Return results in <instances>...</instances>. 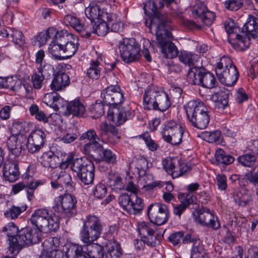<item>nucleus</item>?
<instances>
[{
  "label": "nucleus",
  "mask_w": 258,
  "mask_h": 258,
  "mask_svg": "<svg viewBox=\"0 0 258 258\" xmlns=\"http://www.w3.org/2000/svg\"><path fill=\"white\" fill-rule=\"evenodd\" d=\"M31 221L36 227L26 228L14 236L8 232L11 244L10 251L12 254H16L25 245L37 243L40 241L41 232L55 231L58 229V218L55 215H49L45 209H38L32 214Z\"/></svg>",
  "instance_id": "nucleus-1"
},
{
  "label": "nucleus",
  "mask_w": 258,
  "mask_h": 258,
  "mask_svg": "<svg viewBox=\"0 0 258 258\" xmlns=\"http://www.w3.org/2000/svg\"><path fill=\"white\" fill-rule=\"evenodd\" d=\"M185 109L187 117L193 126L202 130L207 127L210 117L207 109L202 102L190 101L185 106Z\"/></svg>",
  "instance_id": "nucleus-2"
},
{
  "label": "nucleus",
  "mask_w": 258,
  "mask_h": 258,
  "mask_svg": "<svg viewBox=\"0 0 258 258\" xmlns=\"http://www.w3.org/2000/svg\"><path fill=\"white\" fill-rule=\"evenodd\" d=\"M71 169L77 173V176L85 184H92L94 178V165L87 158L73 159Z\"/></svg>",
  "instance_id": "nucleus-3"
},
{
  "label": "nucleus",
  "mask_w": 258,
  "mask_h": 258,
  "mask_svg": "<svg viewBox=\"0 0 258 258\" xmlns=\"http://www.w3.org/2000/svg\"><path fill=\"white\" fill-rule=\"evenodd\" d=\"M168 29L167 25L165 28L155 30L157 44L160 48L164 57L172 58L177 55L178 49L175 44L171 42L172 34Z\"/></svg>",
  "instance_id": "nucleus-4"
},
{
  "label": "nucleus",
  "mask_w": 258,
  "mask_h": 258,
  "mask_svg": "<svg viewBox=\"0 0 258 258\" xmlns=\"http://www.w3.org/2000/svg\"><path fill=\"white\" fill-rule=\"evenodd\" d=\"M103 227L99 218L95 216H89L84 222L80 236L85 243H92L100 236Z\"/></svg>",
  "instance_id": "nucleus-5"
},
{
  "label": "nucleus",
  "mask_w": 258,
  "mask_h": 258,
  "mask_svg": "<svg viewBox=\"0 0 258 258\" xmlns=\"http://www.w3.org/2000/svg\"><path fill=\"white\" fill-rule=\"evenodd\" d=\"M161 8L159 7V3L157 0H149L146 2L144 6L145 13L147 15H152V17L150 20L149 25L148 22H145L146 25L150 29L152 33V29L158 30L160 28H165L169 22L165 15H163L157 11L158 9Z\"/></svg>",
  "instance_id": "nucleus-6"
},
{
  "label": "nucleus",
  "mask_w": 258,
  "mask_h": 258,
  "mask_svg": "<svg viewBox=\"0 0 258 258\" xmlns=\"http://www.w3.org/2000/svg\"><path fill=\"white\" fill-rule=\"evenodd\" d=\"M118 47L122 60L126 63L138 61L141 58V49L133 38H124L120 41Z\"/></svg>",
  "instance_id": "nucleus-7"
},
{
  "label": "nucleus",
  "mask_w": 258,
  "mask_h": 258,
  "mask_svg": "<svg viewBox=\"0 0 258 258\" xmlns=\"http://www.w3.org/2000/svg\"><path fill=\"white\" fill-rule=\"evenodd\" d=\"M55 202V210L67 217H71L75 215L77 200L71 194H67L56 197Z\"/></svg>",
  "instance_id": "nucleus-8"
},
{
  "label": "nucleus",
  "mask_w": 258,
  "mask_h": 258,
  "mask_svg": "<svg viewBox=\"0 0 258 258\" xmlns=\"http://www.w3.org/2000/svg\"><path fill=\"white\" fill-rule=\"evenodd\" d=\"M183 134L182 126L172 120L166 122L162 132L164 140L174 145L181 142Z\"/></svg>",
  "instance_id": "nucleus-9"
},
{
  "label": "nucleus",
  "mask_w": 258,
  "mask_h": 258,
  "mask_svg": "<svg viewBox=\"0 0 258 258\" xmlns=\"http://www.w3.org/2000/svg\"><path fill=\"white\" fill-rule=\"evenodd\" d=\"M148 216L152 223L158 225L164 224L169 218L168 207L159 203L152 204L148 207Z\"/></svg>",
  "instance_id": "nucleus-10"
},
{
  "label": "nucleus",
  "mask_w": 258,
  "mask_h": 258,
  "mask_svg": "<svg viewBox=\"0 0 258 258\" xmlns=\"http://www.w3.org/2000/svg\"><path fill=\"white\" fill-rule=\"evenodd\" d=\"M195 220L201 225L214 230L220 227V223L217 216L208 209L202 208L193 212Z\"/></svg>",
  "instance_id": "nucleus-11"
},
{
  "label": "nucleus",
  "mask_w": 258,
  "mask_h": 258,
  "mask_svg": "<svg viewBox=\"0 0 258 258\" xmlns=\"http://www.w3.org/2000/svg\"><path fill=\"white\" fill-rule=\"evenodd\" d=\"M101 97L104 104L109 106H117L124 101L123 94L118 85H110L103 90Z\"/></svg>",
  "instance_id": "nucleus-12"
},
{
  "label": "nucleus",
  "mask_w": 258,
  "mask_h": 258,
  "mask_svg": "<svg viewBox=\"0 0 258 258\" xmlns=\"http://www.w3.org/2000/svg\"><path fill=\"white\" fill-rule=\"evenodd\" d=\"M138 231L142 240L151 246L159 244L162 238L161 235L155 233L150 224L144 222L138 224Z\"/></svg>",
  "instance_id": "nucleus-13"
},
{
  "label": "nucleus",
  "mask_w": 258,
  "mask_h": 258,
  "mask_svg": "<svg viewBox=\"0 0 258 258\" xmlns=\"http://www.w3.org/2000/svg\"><path fill=\"white\" fill-rule=\"evenodd\" d=\"M46 135L41 130L31 132L27 138V148L31 153L38 152L45 144Z\"/></svg>",
  "instance_id": "nucleus-14"
},
{
  "label": "nucleus",
  "mask_w": 258,
  "mask_h": 258,
  "mask_svg": "<svg viewBox=\"0 0 258 258\" xmlns=\"http://www.w3.org/2000/svg\"><path fill=\"white\" fill-rule=\"evenodd\" d=\"M61 36L66 40L63 46V57L64 59L75 54L78 48L79 42L77 37L67 31L61 30Z\"/></svg>",
  "instance_id": "nucleus-15"
},
{
  "label": "nucleus",
  "mask_w": 258,
  "mask_h": 258,
  "mask_svg": "<svg viewBox=\"0 0 258 258\" xmlns=\"http://www.w3.org/2000/svg\"><path fill=\"white\" fill-rule=\"evenodd\" d=\"M63 21L66 25L72 26L83 37H88L92 34V26L82 25L80 20L75 16L67 15L64 17Z\"/></svg>",
  "instance_id": "nucleus-16"
},
{
  "label": "nucleus",
  "mask_w": 258,
  "mask_h": 258,
  "mask_svg": "<svg viewBox=\"0 0 258 258\" xmlns=\"http://www.w3.org/2000/svg\"><path fill=\"white\" fill-rule=\"evenodd\" d=\"M216 75L220 82L227 86H232L236 82L239 74L236 66L229 68L228 70H218Z\"/></svg>",
  "instance_id": "nucleus-17"
},
{
  "label": "nucleus",
  "mask_w": 258,
  "mask_h": 258,
  "mask_svg": "<svg viewBox=\"0 0 258 258\" xmlns=\"http://www.w3.org/2000/svg\"><path fill=\"white\" fill-rule=\"evenodd\" d=\"M65 41L66 40L62 38L61 31H60L56 33L54 39L49 44V51L55 59H64L61 54H63V46Z\"/></svg>",
  "instance_id": "nucleus-18"
},
{
  "label": "nucleus",
  "mask_w": 258,
  "mask_h": 258,
  "mask_svg": "<svg viewBox=\"0 0 258 258\" xmlns=\"http://www.w3.org/2000/svg\"><path fill=\"white\" fill-rule=\"evenodd\" d=\"M130 115L129 112L121 106L114 107L108 114V119L115 125L118 126L124 123Z\"/></svg>",
  "instance_id": "nucleus-19"
},
{
  "label": "nucleus",
  "mask_w": 258,
  "mask_h": 258,
  "mask_svg": "<svg viewBox=\"0 0 258 258\" xmlns=\"http://www.w3.org/2000/svg\"><path fill=\"white\" fill-rule=\"evenodd\" d=\"M158 87L150 86L146 91L144 95V105L148 109H155L157 106V98Z\"/></svg>",
  "instance_id": "nucleus-20"
},
{
  "label": "nucleus",
  "mask_w": 258,
  "mask_h": 258,
  "mask_svg": "<svg viewBox=\"0 0 258 258\" xmlns=\"http://www.w3.org/2000/svg\"><path fill=\"white\" fill-rule=\"evenodd\" d=\"M109 13L102 10L100 7L95 4H92L86 8L85 14L87 17L90 20V24L93 23L96 20H105L106 17L105 14H108Z\"/></svg>",
  "instance_id": "nucleus-21"
},
{
  "label": "nucleus",
  "mask_w": 258,
  "mask_h": 258,
  "mask_svg": "<svg viewBox=\"0 0 258 258\" xmlns=\"http://www.w3.org/2000/svg\"><path fill=\"white\" fill-rule=\"evenodd\" d=\"M70 84V78L65 73L59 72L55 75L50 84L51 89L54 91L64 90Z\"/></svg>",
  "instance_id": "nucleus-22"
},
{
  "label": "nucleus",
  "mask_w": 258,
  "mask_h": 258,
  "mask_svg": "<svg viewBox=\"0 0 258 258\" xmlns=\"http://www.w3.org/2000/svg\"><path fill=\"white\" fill-rule=\"evenodd\" d=\"M51 178L53 180L58 179L62 185H66L67 190L72 191L74 189L75 183L70 174L66 171L54 170L51 173Z\"/></svg>",
  "instance_id": "nucleus-23"
},
{
  "label": "nucleus",
  "mask_w": 258,
  "mask_h": 258,
  "mask_svg": "<svg viewBox=\"0 0 258 258\" xmlns=\"http://www.w3.org/2000/svg\"><path fill=\"white\" fill-rule=\"evenodd\" d=\"M250 38L243 37L237 34H232L228 38L229 42L237 50L242 51L246 49L250 45Z\"/></svg>",
  "instance_id": "nucleus-24"
},
{
  "label": "nucleus",
  "mask_w": 258,
  "mask_h": 258,
  "mask_svg": "<svg viewBox=\"0 0 258 258\" xmlns=\"http://www.w3.org/2000/svg\"><path fill=\"white\" fill-rule=\"evenodd\" d=\"M3 175L10 182L15 181L19 176L18 163L13 161L6 163L3 168Z\"/></svg>",
  "instance_id": "nucleus-25"
},
{
  "label": "nucleus",
  "mask_w": 258,
  "mask_h": 258,
  "mask_svg": "<svg viewBox=\"0 0 258 258\" xmlns=\"http://www.w3.org/2000/svg\"><path fill=\"white\" fill-rule=\"evenodd\" d=\"M19 135L17 134L11 136L8 139L7 146L9 151V157L10 160H13L11 156L14 158L18 157L22 152V145L18 142Z\"/></svg>",
  "instance_id": "nucleus-26"
},
{
  "label": "nucleus",
  "mask_w": 258,
  "mask_h": 258,
  "mask_svg": "<svg viewBox=\"0 0 258 258\" xmlns=\"http://www.w3.org/2000/svg\"><path fill=\"white\" fill-rule=\"evenodd\" d=\"M39 161L44 167L54 168L59 164V158L52 152L48 151L43 153Z\"/></svg>",
  "instance_id": "nucleus-27"
},
{
  "label": "nucleus",
  "mask_w": 258,
  "mask_h": 258,
  "mask_svg": "<svg viewBox=\"0 0 258 258\" xmlns=\"http://www.w3.org/2000/svg\"><path fill=\"white\" fill-rule=\"evenodd\" d=\"M85 111L84 104L80 100L75 99L68 103L64 113L68 115L72 114L75 116H81L84 114Z\"/></svg>",
  "instance_id": "nucleus-28"
},
{
  "label": "nucleus",
  "mask_w": 258,
  "mask_h": 258,
  "mask_svg": "<svg viewBox=\"0 0 258 258\" xmlns=\"http://www.w3.org/2000/svg\"><path fill=\"white\" fill-rule=\"evenodd\" d=\"M243 29L246 32V35L249 38H256L258 34V19L249 15L246 23L243 26Z\"/></svg>",
  "instance_id": "nucleus-29"
},
{
  "label": "nucleus",
  "mask_w": 258,
  "mask_h": 258,
  "mask_svg": "<svg viewBox=\"0 0 258 258\" xmlns=\"http://www.w3.org/2000/svg\"><path fill=\"white\" fill-rule=\"evenodd\" d=\"M86 245L81 246L79 245H75V254L74 255L73 251H70V253L72 254L71 256H79L80 258L81 257H98V256L93 255V246L92 243H86Z\"/></svg>",
  "instance_id": "nucleus-30"
},
{
  "label": "nucleus",
  "mask_w": 258,
  "mask_h": 258,
  "mask_svg": "<svg viewBox=\"0 0 258 258\" xmlns=\"http://www.w3.org/2000/svg\"><path fill=\"white\" fill-rule=\"evenodd\" d=\"M179 60L189 67H197V62L200 59L198 55L187 51H182L178 55Z\"/></svg>",
  "instance_id": "nucleus-31"
},
{
  "label": "nucleus",
  "mask_w": 258,
  "mask_h": 258,
  "mask_svg": "<svg viewBox=\"0 0 258 258\" xmlns=\"http://www.w3.org/2000/svg\"><path fill=\"white\" fill-rule=\"evenodd\" d=\"M178 198L181 200L182 199L183 201H181V204L176 206L174 207L173 213L174 214L178 215L180 217L182 212L187 208L189 205L194 203L193 196L190 195H187L185 197V195H179Z\"/></svg>",
  "instance_id": "nucleus-32"
},
{
  "label": "nucleus",
  "mask_w": 258,
  "mask_h": 258,
  "mask_svg": "<svg viewBox=\"0 0 258 258\" xmlns=\"http://www.w3.org/2000/svg\"><path fill=\"white\" fill-rule=\"evenodd\" d=\"M203 72V70L199 67L190 69L187 76V81L191 84L200 85Z\"/></svg>",
  "instance_id": "nucleus-33"
},
{
  "label": "nucleus",
  "mask_w": 258,
  "mask_h": 258,
  "mask_svg": "<svg viewBox=\"0 0 258 258\" xmlns=\"http://www.w3.org/2000/svg\"><path fill=\"white\" fill-rule=\"evenodd\" d=\"M105 249L111 258H120L122 255L120 245L115 241H108L105 245Z\"/></svg>",
  "instance_id": "nucleus-34"
},
{
  "label": "nucleus",
  "mask_w": 258,
  "mask_h": 258,
  "mask_svg": "<svg viewBox=\"0 0 258 258\" xmlns=\"http://www.w3.org/2000/svg\"><path fill=\"white\" fill-rule=\"evenodd\" d=\"M228 93L220 91L213 93L211 99L216 103V105L219 108H225L228 104Z\"/></svg>",
  "instance_id": "nucleus-35"
},
{
  "label": "nucleus",
  "mask_w": 258,
  "mask_h": 258,
  "mask_svg": "<svg viewBox=\"0 0 258 258\" xmlns=\"http://www.w3.org/2000/svg\"><path fill=\"white\" fill-rule=\"evenodd\" d=\"M157 98V106L155 109L161 111L167 110L170 106V102L167 95L158 88Z\"/></svg>",
  "instance_id": "nucleus-36"
},
{
  "label": "nucleus",
  "mask_w": 258,
  "mask_h": 258,
  "mask_svg": "<svg viewBox=\"0 0 258 258\" xmlns=\"http://www.w3.org/2000/svg\"><path fill=\"white\" fill-rule=\"evenodd\" d=\"M95 27L93 25V23L88 24L87 25L92 26V33L97 34L100 36H105L109 32L108 24L106 20H98L95 22Z\"/></svg>",
  "instance_id": "nucleus-37"
},
{
  "label": "nucleus",
  "mask_w": 258,
  "mask_h": 258,
  "mask_svg": "<svg viewBox=\"0 0 258 258\" xmlns=\"http://www.w3.org/2000/svg\"><path fill=\"white\" fill-rule=\"evenodd\" d=\"M130 205L128 208V213L133 214H137L140 213L144 207L142 200L137 195H131Z\"/></svg>",
  "instance_id": "nucleus-38"
},
{
  "label": "nucleus",
  "mask_w": 258,
  "mask_h": 258,
  "mask_svg": "<svg viewBox=\"0 0 258 258\" xmlns=\"http://www.w3.org/2000/svg\"><path fill=\"white\" fill-rule=\"evenodd\" d=\"M233 197L235 203L241 206H245L252 199L251 196L244 190L235 191Z\"/></svg>",
  "instance_id": "nucleus-39"
},
{
  "label": "nucleus",
  "mask_w": 258,
  "mask_h": 258,
  "mask_svg": "<svg viewBox=\"0 0 258 258\" xmlns=\"http://www.w3.org/2000/svg\"><path fill=\"white\" fill-rule=\"evenodd\" d=\"M105 16L106 17L105 20L108 24L109 28L110 27L112 31L118 32L121 29L122 24L116 14L109 13L105 14Z\"/></svg>",
  "instance_id": "nucleus-40"
},
{
  "label": "nucleus",
  "mask_w": 258,
  "mask_h": 258,
  "mask_svg": "<svg viewBox=\"0 0 258 258\" xmlns=\"http://www.w3.org/2000/svg\"><path fill=\"white\" fill-rule=\"evenodd\" d=\"M215 157L216 161L220 163L230 164L234 161V158L227 154L223 150L218 149L215 152Z\"/></svg>",
  "instance_id": "nucleus-41"
},
{
  "label": "nucleus",
  "mask_w": 258,
  "mask_h": 258,
  "mask_svg": "<svg viewBox=\"0 0 258 258\" xmlns=\"http://www.w3.org/2000/svg\"><path fill=\"white\" fill-rule=\"evenodd\" d=\"M38 72L34 73L31 76V83L33 87L36 89H40L42 88L43 81L45 79L43 75V70L41 67L37 68Z\"/></svg>",
  "instance_id": "nucleus-42"
},
{
  "label": "nucleus",
  "mask_w": 258,
  "mask_h": 258,
  "mask_svg": "<svg viewBox=\"0 0 258 258\" xmlns=\"http://www.w3.org/2000/svg\"><path fill=\"white\" fill-rule=\"evenodd\" d=\"M205 251L203 245L200 240L192 242L190 258H205Z\"/></svg>",
  "instance_id": "nucleus-43"
},
{
  "label": "nucleus",
  "mask_w": 258,
  "mask_h": 258,
  "mask_svg": "<svg viewBox=\"0 0 258 258\" xmlns=\"http://www.w3.org/2000/svg\"><path fill=\"white\" fill-rule=\"evenodd\" d=\"M188 170L186 163L178 160L176 161V165L174 166L170 175L173 178H177L182 176Z\"/></svg>",
  "instance_id": "nucleus-44"
},
{
  "label": "nucleus",
  "mask_w": 258,
  "mask_h": 258,
  "mask_svg": "<svg viewBox=\"0 0 258 258\" xmlns=\"http://www.w3.org/2000/svg\"><path fill=\"white\" fill-rule=\"evenodd\" d=\"M60 245L59 239L57 237H49L43 243L44 252L49 253L51 251L57 249Z\"/></svg>",
  "instance_id": "nucleus-45"
},
{
  "label": "nucleus",
  "mask_w": 258,
  "mask_h": 258,
  "mask_svg": "<svg viewBox=\"0 0 258 258\" xmlns=\"http://www.w3.org/2000/svg\"><path fill=\"white\" fill-rule=\"evenodd\" d=\"M221 136V132L216 130L212 132H202L200 137L206 142L209 143H214L219 140Z\"/></svg>",
  "instance_id": "nucleus-46"
},
{
  "label": "nucleus",
  "mask_w": 258,
  "mask_h": 258,
  "mask_svg": "<svg viewBox=\"0 0 258 258\" xmlns=\"http://www.w3.org/2000/svg\"><path fill=\"white\" fill-rule=\"evenodd\" d=\"M201 84L203 87L207 88H212L215 86L216 82L215 78L213 74L210 73L203 72Z\"/></svg>",
  "instance_id": "nucleus-47"
},
{
  "label": "nucleus",
  "mask_w": 258,
  "mask_h": 258,
  "mask_svg": "<svg viewBox=\"0 0 258 258\" xmlns=\"http://www.w3.org/2000/svg\"><path fill=\"white\" fill-rule=\"evenodd\" d=\"M62 101L60 97H57L54 93H50L46 94L43 98V101L47 105L52 106L57 109H58V105L57 102Z\"/></svg>",
  "instance_id": "nucleus-48"
},
{
  "label": "nucleus",
  "mask_w": 258,
  "mask_h": 258,
  "mask_svg": "<svg viewBox=\"0 0 258 258\" xmlns=\"http://www.w3.org/2000/svg\"><path fill=\"white\" fill-rule=\"evenodd\" d=\"M88 76L92 80L98 79L100 75V68L99 67V62L95 61L92 62L89 69L87 70Z\"/></svg>",
  "instance_id": "nucleus-49"
},
{
  "label": "nucleus",
  "mask_w": 258,
  "mask_h": 258,
  "mask_svg": "<svg viewBox=\"0 0 258 258\" xmlns=\"http://www.w3.org/2000/svg\"><path fill=\"white\" fill-rule=\"evenodd\" d=\"M92 192L95 198L102 199L106 196L107 189L104 184L99 183L93 188Z\"/></svg>",
  "instance_id": "nucleus-50"
},
{
  "label": "nucleus",
  "mask_w": 258,
  "mask_h": 258,
  "mask_svg": "<svg viewBox=\"0 0 258 258\" xmlns=\"http://www.w3.org/2000/svg\"><path fill=\"white\" fill-rule=\"evenodd\" d=\"M232 66H235L233 64L230 58L228 56H223L221 58L219 62L217 63V67L215 68V72L217 73V71L218 69L221 71L224 70V69L228 70L229 68Z\"/></svg>",
  "instance_id": "nucleus-51"
},
{
  "label": "nucleus",
  "mask_w": 258,
  "mask_h": 258,
  "mask_svg": "<svg viewBox=\"0 0 258 258\" xmlns=\"http://www.w3.org/2000/svg\"><path fill=\"white\" fill-rule=\"evenodd\" d=\"M256 160L254 155L245 154L238 158V162L244 166L250 167L252 166Z\"/></svg>",
  "instance_id": "nucleus-52"
},
{
  "label": "nucleus",
  "mask_w": 258,
  "mask_h": 258,
  "mask_svg": "<svg viewBox=\"0 0 258 258\" xmlns=\"http://www.w3.org/2000/svg\"><path fill=\"white\" fill-rule=\"evenodd\" d=\"M11 36L15 43L19 45H22L24 43V37L21 31L12 29L11 32Z\"/></svg>",
  "instance_id": "nucleus-53"
},
{
  "label": "nucleus",
  "mask_w": 258,
  "mask_h": 258,
  "mask_svg": "<svg viewBox=\"0 0 258 258\" xmlns=\"http://www.w3.org/2000/svg\"><path fill=\"white\" fill-rule=\"evenodd\" d=\"M208 11L206 6H205L203 3L197 2L194 6L192 10V14L198 18H201V17L205 14L206 12Z\"/></svg>",
  "instance_id": "nucleus-54"
},
{
  "label": "nucleus",
  "mask_w": 258,
  "mask_h": 258,
  "mask_svg": "<svg viewBox=\"0 0 258 258\" xmlns=\"http://www.w3.org/2000/svg\"><path fill=\"white\" fill-rule=\"evenodd\" d=\"M90 110L94 114V116L99 117L104 113V105L101 102L96 101L92 105Z\"/></svg>",
  "instance_id": "nucleus-55"
},
{
  "label": "nucleus",
  "mask_w": 258,
  "mask_h": 258,
  "mask_svg": "<svg viewBox=\"0 0 258 258\" xmlns=\"http://www.w3.org/2000/svg\"><path fill=\"white\" fill-rule=\"evenodd\" d=\"M81 140H87L90 143L95 142V140H99V138L94 129H90L82 134L80 137Z\"/></svg>",
  "instance_id": "nucleus-56"
},
{
  "label": "nucleus",
  "mask_w": 258,
  "mask_h": 258,
  "mask_svg": "<svg viewBox=\"0 0 258 258\" xmlns=\"http://www.w3.org/2000/svg\"><path fill=\"white\" fill-rule=\"evenodd\" d=\"M225 28L229 36L232 34H237L240 31L239 28L236 26L234 22L231 19H229L226 22Z\"/></svg>",
  "instance_id": "nucleus-57"
},
{
  "label": "nucleus",
  "mask_w": 258,
  "mask_h": 258,
  "mask_svg": "<svg viewBox=\"0 0 258 258\" xmlns=\"http://www.w3.org/2000/svg\"><path fill=\"white\" fill-rule=\"evenodd\" d=\"M243 4V0H227L225 2V8L230 11H237Z\"/></svg>",
  "instance_id": "nucleus-58"
},
{
  "label": "nucleus",
  "mask_w": 258,
  "mask_h": 258,
  "mask_svg": "<svg viewBox=\"0 0 258 258\" xmlns=\"http://www.w3.org/2000/svg\"><path fill=\"white\" fill-rule=\"evenodd\" d=\"M176 159L167 158L162 160V165L167 173L170 174L174 166L176 165Z\"/></svg>",
  "instance_id": "nucleus-59"
},
{
  "label": "nucleus",
  "mask_w": 258,
  "mask_h": 258,
  "mask_svg": "<svg viewBox=\"0 0 258 258\" xmlns=\"http://www.w3.org/2000/svg\"><path fill=\"white\" fill-rule=\"evenodd\" d=\"M131 199V196H130L126 194L121 195L118 198L119 205L127 212Z\"/></svg>",
  "instance_id": "nucleus-60"
},
{
  "label": "nucleus",
  "mask_w": 258,
  "mask_h": 258,
  "mask_svg": "<svg viewBox=\"0 0 258 258\" xmlns=\"http://www.w3.org/2000/svg\"><path fill=\"white\" fill-rule=\"evenodd\" d=\"M45 52L43 50H39L35 55V62L37 64L39 65V67L43 68V70L46 67H48L51 68L49 65L47 66L44 61Z\"/></svg>",
  "instance_id": "nucleus-61"
},
{
  "label": "nucleus",
  "mask_w": 258,
  "mask_h": 258,
  "mask_svg": "<svg viewBox=\"0 0 258 258\" xmlns=\"http://www.w3.org/2000/svg\"><path fill=\"white\" fill-rule=\"evenodd\" d=\"M22 210L20 207L12 206L8 211L5 213V215L8 218L12 219L17 218L22 213Z\"/></svg>",
  "instance_id": "nucleus-62"
},
{
  "label": "nucleus",
  "mask_w": 258,
  "mask_h": 258,
  "mask_svg": "<svg viewBox=\"0 0 258 258\" xmlns=\"http://www.w3.org/2000/svg\"><path fill=\"white\" fill-rule=\"evenodd\" d=\"M215 18V14L208 10L200 19L206 25L209 26L212 24Z\"/></svg>",
  "instance_id": "nucleus-63"
},
{
  "label": "nucleus",
  "mask_w": 258,
  "mask_h": 258,
  "mask_svg": "<svg viewBox=\"0 0 258 258\" xmlns=\"http://www.w3.org/2000/svg\"><path fill=\"white\" fill-rule=\"evenodd\" d=\"M247 179L255 187V195L258 198V172L248 174Z\"/></svg>",
  "instance_id": "nucleus-64"
}]
</instances>
